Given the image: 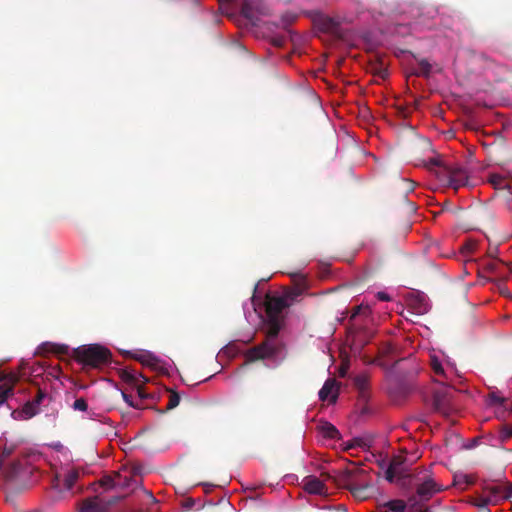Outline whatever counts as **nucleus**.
<instances>
[{
  "label": "nucleus",
  "mask_w": 512,
  "mask_h": 512,
  "mask_svg": "<svg viewBox=\"0 0 512 512\" xmlns=\"http://www.w3.org/2000/svg\"><path fill=\"white\" fill-rule=\"evenodd\" d=\"M269 328L265 340L244 353L247 363L258 360L274 359L278 357L283 350V343L278 339L280 324L278 318H269Z\"/></svg>",
  "instance_id": "f257e3e1"
},
{
  "label": "nucleus",
  "mask_w": 512,
  "mask_h": 512,
  "mask_svg": "<svg viewBox=\"0 0 512 512\" xmlns=\"http://www.w3.org/2000/svg\"><path fill=\"white\" fill-rule=\"evenodd\" d=\"M504 501H510L512 510V483L493 482L484 483L482 493L473 499L472 504L479 509H487Z\"/></svg>",
  "instance_id": "f03ea898"
},
{
  "label": "nucleus",
  "mask_w": 512,
  "mask_h": 512,
  "mask_svg": "<svg viewBox=\"0 0 512 512\" xmlns=\"http://www.w3.org/2000/svg\"><path fill=\"white\" fill-rule=\"evenodd\" d=\"M430 164L437 166L436 171L437 178L452 187L454 190H458L461 187L469 184V172L459 164H442L437 159H432Z\"/></svg>",
  "instance_id": "7ed1b4c3"
},
{
  "label": "nucleus",
  "mask_w": 512,
  "mask_h": 512,
  "mask_svg": "<svg viewBox=\"0 0 512 512\" xmlns=\"http://www.w3.org/2000/svg\"><path fill=\"white\" fill-rule=\"evenodd\" d=\"M73 356L84 366L99 368L109 363L111 353L101 345L91 344L74 349Z\"/></svg>",
  "instance_id": "20e7f679"
},
{
  "label": "nucleus",
  "mask_w": 512,
  "mask_h": 512,
  "mask_svg": "<svg viewBox=\"0 0 512 512\" xmlns=\"http://www.w3.org/2000/svg\"><path fill=\"white\" fill-rule=\"evenodd\" d=\"M303 489L311 494L319 496L316 506L322 510H335L336 512H347V507L343 504H333L327 497V489L323 482L316 476L309 475L302 480Z\"/></svg>",
  "instance_id": "39448f33"
},
{
  "label": "nucleus",
  "mask_w": 512,
  "mask_h": 512,
  "mask_svg": "<svg viewBox=\"0 0 512 512\" xmlns=\"http://www.w3.org/2000/svg\"><path fill=\"white\" fill-rule=\"evenodd\" d=\"M367 479V472L363 468L353 465L351 468H345L338 473L336 483L351 491L359 486L358 483L365 482Z\"/></svg>",
  "instance_id": "423d86ee"
},
{
  "label": "nucleus",
  "mask_w": 512,
  "mask_h": 512,
  "mask_svg": "<svg viewBox=\"0 0 512 512\" xmlns=\"http://www.w3.org/2000/svg\"><path fill=\"white\" fill-rule=\"evenodd\" d=\"M453 395L454 390L451 387L441 386L434 389L432 397L433 409L444 416H449L454 411Z\"/></svg>",
  "instance_id": "0eeeda50"
},
{
  "label": "nucleus",
  "mask_w": 512,
  "mask_h": 512,
  "mask_svg": "<svg viewBox=\"0 0 512 512\" xmlns=\"http://www.w3.org/2000/svg\"><path fill=\"white\" fill-rule=\"evenodd\" d=\"M438 491H440V487L433 480H425L417 487L416 495L409 501L411 502L412 506L420 504L429 500L431 496Z\"/></svg>",
  "instance_id": "6e6552de"
},
{
  "label": "nucleus",
  "mask_w": 512,
  "mask_h": 512,
  "mask_svg": "<svg viewBox=\"0 0 512 512\" xmlns=\"http://www.w3.org/2000/svg\"><path fill=\"white\" fill-rule=\"evenodd\" d=\"M230 507L229 499L225 496L210 498L201 506L202 509H206L208 512H228ZM195 509H200V506Z\"/></svg>",
  "instance_id": "1a4fd4ad"
},
{
  "label": "nucleus",
  "mask_w": 512,
  "mask_h": 512,
  "mask_svg": "<svg viewBox=\"0 0 512 512\" xmlns=\"http://www.w3.org/2000/svg\"><path fill=\"white\" fill-rule=\"evenodd\" d=\"M319 398L321 401H328L329 403L336 402L338 398V384L335 379L329 378L325 381L319 391Z\"/></svg>",
  "instance_id": "9d476101"
},
{
  "label": "nucleus",
  "mask_w": 512,
  "mask_h": 512,
  "mask_svg": "<svg viewBox=\"0 0 512 512\" xmlns=\"http://www.w3.org/2000/svg\"><path fill=\"white\" fill-rule=\"evenodd\" d=\"M404 462V458L401 456H395L390 461V464L385 471V478L389 482H394L396 477L404 478L406 475L402 469V464Z\"/></svg>",
  "instance_id": "9b49d317"
},
{
  "label": "nucleus",
  "mask_w": 512,
  "mask_h": 512,
  "mask_svg": "<svg viewBox=\"0 0 512 512\" xmlns=\"http://www.w3.org/2000/svg\"><path fill=\"white\" fill-rule=\"evenodd\" d=\"M288 307V302L283 297H274L266 303V313L269 318H278L282 311Z\"/></svg>",
  "instance_id": "f8f14e48"
},
{
  "label": "nucleus",
  "mask_w": 512,
  "mask_h": 512,
  "mask_svg": "<svg viewBox=\"0 0 512 512\" xmlns=\"http://www.w3.org/2000/svg\"><path fill=\"white\" fill-rule=\"evenodd\" d=\"M358 484L359 486L350 491L352 496L358 501H363L369 498L373 490V487L370 484L369 479H367L365 482H360Z\"/></svg>",
  "instance_id": "ddd939ff"
},
{
  "label": "nucleus",
  "mask_w": 512,
  "mask_h": 512,
  "mask_svg": "<svg viewBox=\"0 0 512 512\" xmlns=\"http://www.w3.org/2000/svg\"><path fill=\"white\" fill-rule=\"evenodd\" d=\"M354 386L359 391V396L366 400L368 397L369 376L367 374H359L354 378Z\"/></svg>",
  "instance_id": "4468645a"
},
{
  "label": "nucleus",
  "mask_w": 512,
  "mask_h": 512,
  "mask_svg": "<svg viewBox=\"0 0 512 512\" xmlns=\"http://www.w3.org/2000/svg\"><path fill=\"white\" fill-rule=\"evenodd\" d=\"M80 476V470L78 468L66 469L63 475V486L65 490H71L75 483L78 481Z\"/></svg>",
  "instance_id": "2eb2a0df"
},
{
  "label": "nucleus",
  "mask_w": 512,
  "mask_h": 512,
  "mask_svg": "<svg viewBox=\"0 0 512 512\" xmlns=\"http://www.w3.org/2000/svg\"><path fill=\"white\" fill-rule=\"evenodd\" d=\"M476 482V477L468 474H455L453 478V485L462 490L466 489L468 486L473 485Z\"/></svg>",
  "instance_id": "dca6fc26"
},
{
  "label": "nucleus",
  "mask_w": 512,
  "mask_h": 512,
  "mask_svg": "<svg viewBox=\"0 0 512 512\" xmlns=\"http://www.w3.org/2000/svg\"><path fill=\"white\" fill-rule=\"evenodd\" d=\"M410 306L419 315L425 314L429 309L428 303L425 299V296H423V295H418L416 298L411 299Z\"/></svg>",
  "instance_id": "f3484780"
},
{
  "label": "nucleus",
  "mask_w": 512,
  "mask_h": 512,
  "mask_svg": "<svg viewBox=\"0 0 512 512\" xmlns=\"http://www.w3.org/2000/svg\"><path fill=\"white\" fill-rule=\"evenodd\" d=\"M319 430L323 437L329 439H337L339 438V431L337 428L329 422H324L319 425Z\"/></svg>",
  "instance_id": "a211bd4d"
},
{
  "label": "nucleus",
  "mask_w": 512,
  "mask_h": 512,
  "mask_svg": "<svg viewBox=\"0 0 512 512\" xmlns=\"http://www.w3.org/2000/svg\"><path fill=\"white\" fill-rule=\"evenodd\" d=\"M241 14L251 22L257 20L256 9L251 2L243 0L241 7Z\"/></svg>",
  "instance_id": "6ab92c4d"
},
{
  "label": "nucleus",
  "mask_w": 512,
  "mask_h": 512,
  "mask_svg": "<svg viewBox=\"0 0 512 512\" xmlns=\"http://www.w3.org/2000/svg\"><path fill=\"white\" fill-rule=\"evenodd\" d=\"M488 182L495 188V189H508L509 185L506 180V178L500 174H490L488 177Z\"/></svg>",
  "instance_id": "aec40b11"
},
{
  "label": "nucleus",
  "mask_w": 512,
  "mask_h": 512,
  "mask_svg": "<svg viewBox=\"0 0 512 512\" xmlns=\"http://www.w3.org/2000/svg\"><path fill=\"white\" fill-rule=\"evenodd\" d=\"M418 67L414 71L416 76L429 77L432 71V65L426 59H419L417 61Z\"/></svg>",
  "instance_id": "412c9836"
},
{
  "label": "nucleus",
  "mask_w": 512,
  "mask_h": 512,
  "mask_svg": "<svg viewBox=\"0 0 512 512\" xmlns=\"http://www.w3.org/2000/svg\"><path fill=\"white\" fill-rule=\"evenodd\" d=\"M116 478L119 480L120 485H116V489L124 490L132 487L133 485L137 486L138 482L132 478V476L123 475L121 473H116Z\"/></svg>",
  "instance_id": "4be33fe9"
},
{
  "label": "nucleus",
  "mask_w": 512,
  "mask_h": 512,
  "mask_svg": "<svg viewBox=\"0 0 512 512\" xmlns=\"http://www.w3.org/2000/svg\"><path fill=\"white\" fill-rule=\"evenodd\" d=\"M15 384L2 383L0 384V405L6 402L14 395Z\"/></svg>",
  "instance_id": "5701e85b"
},
{
  "label": "nucleus",
  "mask_w": 512,
  "mask_h": 512,
  "mask_svg": "<svg viewBox=\"0 0 512 512\" xmlns=\"http://www.w3.org/2000/svg\"><path fill=\"white\" fill-rule=\"evenodd\" d=\"M39 411H40V408H38L36 405H34L30 400V401H27L23 405L20 413L22 414L24 419H30L33 416L37 415L39 413Z\"/></svg>",
  "instance_id": "b1692460"
},
{
  "label": "nucleus",
  "mask_w": 512,
  "mask_h": 512,
  "mask_svg": "<svg viewBox=\"0 0 512 512\" xmlns=\"http://www.w3.org/2000/svg\"><path fill=\"white\" fill-rule=\"evenodd\" d=\"M100 485L106 490L116 489V485H120L119 480L116 478V473L114 475H105L99 480Z\"/></svg>",
  "instance_id": "393cba45"
},
{
  "label": "nucleus",
  "mask_w": 512,
  "mask_h": 512,
  "mask_svg": "<svg viewBox=\"0 0 512 512\" xmlns=\"http://www.w3.org/2000/svg\"><path fill=\"white\" fill-rule=\"evenodd\" d=\"M98 506H99L98 497H95L93 499L88 498L83 502V506L81 507L79 512H99Z\"/></svg>",
  "instance_id": "a878e982"
},
{
  "label": "nucleus",
  "mask_w": 512,
  "mask_h": 512,
  "mask_svg": "<svg viewBox=\"0 0 512 512\" xmlns=\"http://www.w3.org/2000/svg\"><path fill=\"white\" fill-rule=\"evenodd\" d=\"M46 352H53L57 354H66L68 352V346L66 345H56L52 343H44L40 347Z\"/></svg>",
  "instance_id": "bb28decb"
},
{
  "label": "nucleus",
  "mask_w": 512,
  "mask_h": 512,
  "mask_svg": "<svg viewBox=\"0 0 512 512\" xmlns=\"http://www.w3.org/2000/svg\"><path fill=\"white\" fill-rule=\"evenodd\" d=\"M71 407L75 411L87 412L91 418L94 415L93 412L88 410V403L83 397L75 399Z\"/></svg>",
  "instance_id": "cd10ccee"
},
{
  "label": "nucleus",
  "mask_w": 512,
  "mask_h": 512,
  "mask_svg": "<svg viewBox=\"0 0 512 512\" xmlns=\"http://www.w3.org/2000/svg\"><path fill=\"white\" fill-rule=\"evenodd\" d=\"M371 72L381 79H385L388 76L387 67L383 63L379 62L371 64Z\"/></svg>",
  "instance_id": "c85d7f7f"
},
{
  "label": "nucleus",
  "mask_w": 512,
  "mask_h": 512,
  "mask_svg": "<svg viewBox=\"0 0 512 512\" xmlns=\"http://www.w3.org/2000/svg\"><path fill=\"white\" fill-rule=\"evenodd\" d=\"M134 359L149 366H153L157 361V359L151 353L148 352H141L135 354Z\"/></svg>",
  "instance_id": "c756f323"
},
{
  "label": "nucleus",
  "mask_w": 512,
  "mask_h": 512,
  "mask_svg": "<svg viewBox=\"0 0 512 512\" xmlns=\"http://www.w3.org/2000/svg\"><path fill=\"white\" fill-rule=\"evenodd\" d=\"M168 392H169V401L167 403L166 409L172 410L179 405L180 395L173 390H169Z\"/></svg>",
  "instance_id": "7c9ffc66"
},
{
  "label": "nucleus",
  "mask_w": 512,
  "mask_h": 512,
  "mask_svg": "<svg viewBox=\"0 0 512 512\" xmlns=\"http://www.w3.org/2000/svg\"><path fill=\"white\" fill-rule=\"evenodd\" d=\"M19 381V376L15 373L0 372V383L16 384Z\"/></svg>",
  "instance_id": "2f4dec72"
},
{
  "label": "nucleus",
  "mask_w": 512,
  "mask_h": 512,
  "mask_svg": "<svg viewBox=\"0 0 512 512\" xmlns=\"http://www.w3.org/2000/svg\"><path fill=\"white\" fill-rule=\"evenodd\" d=\"M47 398H48L47 393L44 390H42L41 388H37V393H36L35 397L31 400V402L34 405H36L38 408H40V405Z\"/></svg>",
  "instance_id": "473e14b6"
},
{
  "label": "nucleus",
  "mask_w": 512,
  "mask_h": 512,
  "mask_svg": "<svg viewBox=\"0 0 512 512\" xmlns=\"http://www.w3.org/2000/svg\"><path fill=\"white\" fill-rule=\"evenodd\" d=\"M391 512H404L406 504L403 500L390 501L388 503Z\"/></svg>",
  "instance_id": "72a5a7b5"
},
{
  "label": "nucleus",
  "mask_w": 512,
  "mask_h": 512,
  "mask_svg": "<svg viewBox=\"0 0 512 512\" xmlns=\"http://www.w3.org/2000/svg\"><path fill=\"white\" fill-rule=\"evenodd\" d=\"M431 368H432L433 372L435 373V375H437L441 378H445L444 369L442 367V364L438 361V359L432 358Z\"/></svg>",
  "instance_id": "f704fd0d"
},
{
  "label": "nucleus",
  "mask_w": 512,
  "mask_h": 512,
  "mask_svg": "<svg viewBox=\"0 0 512 512\" xmlns=\"http://www.w3.org/2000/svg\"><path fill=\"white\" fill-rule=\"evenodd\" d=\"M143 494L146 498L144 503H145V505H147L148 509H151L152 505L158 503V500L154 497V495L150 491L143 490Z\"/></svg>",
  "instance_id": "c9c22d12"
},
{
  "label": "nucleus",
  "mask_w": 512,
  "mask_h": 512,
  "mask_svg": "<svg viewBox=\"0 0 512 512\" xmlns=\"http://www.w3.org/2000/svg\"><path fill=\"white\" fill-rule=\"evenodd\" d=\"M501 442H506L512 437V426H504L500 431Z\"/></svg>",
  "instance_id": "e433bc0d"
},
{
  "label": "nucleus",
  "mask_w": 512,
  "mask_h": 512,
  "mask_svg": "<svg viewBox=\"0 0 512 512\" xmlns=\"http://www.w3.org/2000/svg\"><path fill=\"white\" fill-rule=\"evenodd\" d=\"M489 402L492 405H502L505 402V399L499 396L496 392H491L488 395Z\"/></svg>",
  "instance_id": "4c0bfd02"
},
{
  "label": "nucleus",
  "mask_w": 512,
  "mask_h": 512,
  "mask_svg": "<svg viewBox=\"0 0 512 512\" xmlns=\"http://www.w3.org/2000/svg\"><path fill=\"white\" fill-rule=\"evenodd\" d=\"M125 497V494L112 496L107 500H102L103 503L112 506L115 502L122 500Z\"/></svg>",
  "instance_id": "58836bf2"
},
{
  "label": "nucleus",
  "mask_w": 512,
  "mask_h": 512,
  "mask_svg": "<svg viewBox=\"0 0 512 512\" xmlns=\"http://www.w3.org/2000/svg\"><path fill=\"white\" fill-rule=\"evenodd\" d=\"M136 390H137L138 398H140L141 400L150 398V394L147 393L142 386H137Z\"/></svg>",
  "instance_id": "ea45409f"
},
{
  "label": "nucleus",
  "mask_w": 512,
  "mask_h": 512,
  "mask_svg": "<svg viewBox=\"0 0 512 512\" xmlns=\"http://www.w3.org/2000/svg\"><path fill=\"white\" fill-rule=\"evenodd\" d=\"M130 407H133L135 409H144L145 408L143 405V400H141L140 398L137 400L131 401Z\"/></svg>",
  "instance_id": "a19ab883"
},
{
  "label": "nucleus",
  "mask_w": 512,
  "mask_h": 512,
  "mask_svg": "<svg viewBox=\"0 0 512 512\" xmlns=\"http://www.w3.org/2000/svg\"><path fill=\"white\" fill-rule=\"evenodd\" d=\"M291 276L293 277V279L299 278V279H300V281L302 282L303 287H302V288H300V291H299V293H298V294H300V293L302 292V290H303V289H305V278H304V276H303L302 274H300V273H293Z\"/></svg>",
  "instance_id": "79ce46f5"
},
{
  "label": "nucleus",
  "mask_w": 512,
  "mask_h": 512,
  "mask_svg": "<svg viewBox=\"0 0 512 512\" xmlns=\"http://www.w3.org/2000/svg\"><path fill=\"white\" fill-rule=\"evenodd\" d=\"M183 507L186 509H192L195 505V501L193 499H185L183 502Z\"/></svg>",
  "instance_id": "37998d69"
},
{
  "label": "nucleus",
  "mask_w": 512,
  "mask_h": 512,
  "mask_svg": "<svg viewBox=\"0 0 512 512\" xmlns=\"http://www.w3.org/2000/svg\"><path fill=\"white\" fill-rule=\"evenodd\" d=\"M377 298L381 301H390L391 300V297L389 296V294H387L386 292H378L377 293Z\"/></svg>",
  "instance_id": "c03bdc74"
},
{
  "label": "nucleus",
  "mask_w": 512,
  "mask_h": 512,
  "mask_svg": "<svg viewBox=\"0 0 512 512\" xmlns=\"http://www.w3.org/2000/svg\"><path fill=\"white\" fill-rule=\"evenodd\" d=\"M496 267H497V264L496 262H493V261H490L486 264L485 266V269L490 271V272H493L496 270Z\"/></svg>",
  "instance_id": "a18cd8bd"
},
{
  "label": "nucleus",
  "mask_w": 512,
  "mask_h": 512,
  "mask_svg": "<svg viewBox=\"0 0 512 512\" xmlns=\"http://www.w3.org/2000/svg\"><path fill=\"white\" fill-rule=\"evenodd\" d=\"M121 394H122V397H123L124 401H125V402L130 406L131 401H134V399L132 398V396H131V395H128V394H127V393H125V392H121Z\"/></svg>",
  "instance_id": "49530a36"
},
{
  "label": "nucleus",
  "mask_w": 512,
  "mask_h": 512,
  "mask_svg": "<svg viewBox=\"0 0 512 512\" xmlns=\"http://www.w3.org/2000/svg\"><path fill=\"white\" fill-rule=\"evenodd\" d=\"M360 444V440L358 439H354L351 443H349L347 445V449H351L353 447H355L356 445H359Z\"/></svg>",
  "instance_id": "de8ad7c7"
},
{
  "label": "nucleus",
  "mask_w": 512,
  "mask_h": 512,
  "mask_svg": "<svg viewBox=\"0 0 512 512\" xmlns=\"http://www.w3.org/2000/svg\"><path fill=\"white\" fill-rule=\"evenodd\" d=\"M405 182L407 183L408 187H407V191H413L414 187H415V184L413 181H409V180H405Z\"/></svg>",
  "instance_id": "09e8293b"
},
{
  "label": "nucleus",
  "mask_w": 512,
  "mask_h": 512,
  "mask_svg": "<svg viewBox=\"0 0 512 512\" xmlns=\"http://www.w3.org/2000/svg\"><path fill=\"white\" fill-rule=\"evenodd\" d=\"M283 41L281 39H274V44L277 46H281Z\"/></svg>",
  "instance_id": "8fccbe9b"
},
{
  "label": "nucleus",
  "mask_w": 512,
  "mask_h": 512,
  "mask_svg": "<svg viewBox=\"0 0 512 512\" xmlns=\"http://www.w3.org/2000/svg\"><path fill=\"white\" fill-rule=\"evenodd\" d=\"M472 248H473V245L472 244H467L465 245L464 249H466L467 251H472Z\"/></svg>",
  "instance_id": "3c124183"
},
{
  "label": "nucleus",
  "mask_w": 512,
  "mask_h": 512,
  "mask_svg": "<svg viewBox=\"0 0 512 512\" xmlns=\"http://www.w3.org/2000/svg\"><path fill=\"white\" fill-rule=\"evenodd\" d=\"M414 512H430V511L428 508L423 509L420 507L419 509L415 510Z\"/></svg>",
  "instance_id": "603ef678"
},
{
  "label": "nucleus",
  "mask_w": 512,
  "mask_h": 512,
  "mask_svg": "<svg viewBox=\"0 0 512 512\" xmlns=\"http://www.w3.org/2000/svg\"><path fill=\"white\" fill-rule=\"evenodd\" d=\"M4 453H5L6 456H8V455H10L11 450H5Z\"/></svg>",
  "instance_id": "864d4df0"
}]
</instances>
